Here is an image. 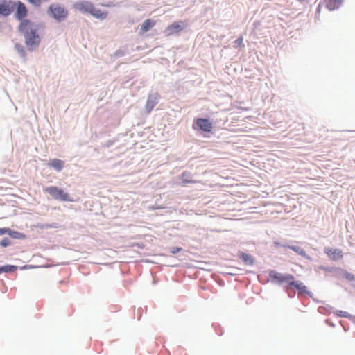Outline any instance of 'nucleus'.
I'll return each mask as SVG.
<instances>
[{
	"mask_svg": "<svg viewBox=\"0 0 355 355\" xmlns=\"http://www.w3.org/2000/svg\"><path fill=\"white\" fill-rule=\"evenodd\" d=\"M14 10V3L11 0L0 1V15L7 17Z\"/></svg>",
	"mask_w": 355,
	"mask_h": 355,
	"instance_id": "6",
	"label": "nucleus"
},
{
	"mask_svg": "<svg viewBox=\"0 0 355 355\" xmlns=\"http://www.w3.org/2000/svg\"><path fill=\"white\" fill-rule=\"evenodd\" d=\"M193 128H198L204 132H209L213 128L212 123L207 119L198 118L197 119L193 125Z\"/></svg>",
	"mask_w": 355,
	"mask_h": 355,
	"instance_id": "5",
	"label": "nucleus"
},
{
	"mask_svg": "<svg viewBox=\"0 0 355 355\" xmlns=\"http://www.w3.org/2000/svg\"><path fill=\"white\" fill-rule=\"evenodd\" d=\"M28 2L35 7H40L42 5V0H27Z\"/></svg>",
	"mask_w": 355,
	"mask_h": 355,
	"instance_id": "21",
	"label": "nucleus"
},
{
	"mask_svg": "<svg viewBox=\"0 0 355 355\" xmlns=\"http://www.w3.org/2000/svg\"><path fill=\"white\" fill-rule=\"evenodd\" d=\"M159 101V95H152L148 96L147 102H146V110L148 112H150L153 107L158 103Z\"/></svg>",
	"mask_w": 355,
	"mask_h": 355,
	"instance_id": "11",
	"label": "nucleus"
},
{
	"mask_svg": "<svg viewBox=\"0 0 355 355\" xmlns=\"http://www.w3.org/2000/svg\"><path fill=\"white\" fill-rule=\"evenodd\" d=\"M8 235L14 239H22L24 238V235L20 232H15L10 229V232Z\"/></svg>",
	"mask_w": 355,
	"mask_h": 355,
	"instance_id": "20",
	"label": "nucleus"
},
{
	"mask_svg": "<svg viewBox=\"0 0 355 355\" xmlns=\"http://www.w3.org/2000/svg\"><path fill=\"white\" fill-rule=\"evenodd\" d=\"M93 5L89 1H78L73 5V7L81 12L90 13Z\"/></svg>",
	"mask_w": 355,
	"mask_h": 355,
	"instance_id": "9",
	"label": "nucleus"
},
{
	"mask_svg": "<svg viewBox=\"0 0 355 355\" xmlns=\"http://www.w3.org/2000/svg\"><path fill=\"white\" fill-rule=\"evenodd\" d=\"M11 243L10 240L8 238H4L1 240L0 245L2 247H7Z\"/></svg>",
	"mask_w": 355,
	"mask_h": 355,
	"instance_id": "22",
	"label": "nucleus"
},
{
	"mask_svg": "<svg viewBox=\"0 0 355 355\" xmlns=\"http://www.w3.org/2000/svg\"><path fill=\"white\" fill-rule=\"evenodd\" d=\"M14 8H16L15 17L20 21L18 26V31L24 34L26 46L33 50L37 46L40 42V37L37 33V26L33 21L25 19L28 15L26 6L21 1L13 2Z\"/></svg>",
	"mask_w": 355,
	"mask_h": 355,
	"instance_id": "1",
	"label": "nucleus"
},
{
	"mask_svg": "<svg viewBox=\"0 0 355 355\" xmlns=\"http://www.w3.org/2000/svg\"><path fill=\"white\" fill-rule=\"evenodd\" d=\"M17 270V267L16 266L12 265H6L3 266H0V273L1 272H11Z\"/></svg>",
	"mask_w": 355,
	"mask_h": 355,
	"instance_id": "18",
	"label": "nucleus"
},
{
	"mask_svg": "<svg viewBox=\"0 0 355 355\" xmlns=\"http://www.w3.org/2000/svg\"><path fill=\"white\" fill-rule=\"evenodd\" d=\"M289 248H291V250L295 251L299 254L303 255L304 254V250H302V248H300L299 247L290 246Z\"/></svg>",
	"mask_w": 355,
	"mask_h": 355,
	"instance_id": "23",
	"label": "nucleus"
},
{
	"mask_svg": "<svg viewBox=\"0 0 355 355\" xmlns=\"http://www.w3.org/2000/svg\"><path fill=\"white\" fill-rule=\"evenodd\" d=\"M289 286L294 287L299 291V295L301 293H309L307 288L303 284L302 282L295 281L294 279L289 282Z\"/></svg>",
	"mask_w": 355,
	"mask_h": 355,
	"instance_id": "10",
	"label": "nucleus"
},
{
	"mask_svg": "<svg viewBox=\"0 0 355 355\" xmlns=\"http://www.w3.org/2000/svg\"><path fill=\"white\" fill-rule=\"evenodd\" d=\"M239 257L247 265H252L254 263L252 257L248 254L239 252Z\"/></svg>",
	"mask_w": 355,
	"mask_h": 355,
	"instance_id": "16",
	"label": "nucleus"
},
{
	"mask_svg": "<svg viewBox=\"0 0 355 355\" xmlns=\"http://www.w3.org/2000/svg\"><path fill=\"white\" fill-rule=\"evenodd\" d=\"M270 277L271 279L276 283L283 284L287 282L289 284V282L294 279V276L291 274L284 275L275 271H271L270 272Z\"/></svg>",
	"mask_w": 355,
	"mask_h": 355,
	"instance_id": "4",
	"label": "nucleus"
},
{
	"mask_svg": "<svg viewBox=\"0 0 355 355\" xmlns=\"http://www.w3.org/2000/svg\"><path fill=\"white\" fill-rule=\"evenodd\" d=\"M156 24L155 21L150 19H146L141 25V32L142 33L148 31L150 28L154 27Z\"/></svg>",
	"mask_w": 355,
	"mask_h": 355,
	"instance_id": "13",
	"label": "nucleus"
},
{
	"mask_svg": "<svg viewBox=\"0 0 355 355\" xmlns=\"http://www.w3.org/2000/svg\"><path fill=\"white\" fill-rule=\"evenodd\" d=\"M181 250H182V248L175 247V248H173L171 252L173 254H175Z\"/></svg>",
	"mask_w": 355,
	"mask_h": 355,
	"instance_id": "26",
	"label": "nucleus"
},
{
	"mask_svg": "<svg viewBox=\"0 0 355 355\" xmlns=\"http://www.w3.org/2000/svg\"><path fill=\"white\" fill-rule=\"evenodd\" d=\"M342 277L348 281L355 280V275L346 270H343Z\"/></svg>",
	"mask_w": 355,
	"mask_h": 355,
	"instance_id": "19",
	"label": "nucleus"
},
{
	"mask_svg": "<svg viewBox=\"0 0 355 355\" xmlns=\"http://www.w3.org/2000/svg\"><path fill=\"white\" fill-rule=\"evenodd\" d=\"M47 13L59 21L65 19L68 15L67 10L58 3L51 4L48 8Z\"/></svg>",
	"mask_w": 355,
	"mask_h": 355,
	"instance_id": "2",
	"label": "nucleus"
},
{
	"mask_svg": "<svg viewBox=\"0 0 355 355\" xmlns=\"http://www.w3.org/2000/svg\"><path fill=\"white\" fill-rule=\"evenodd\" d=\"M234 46L235 47H240L243 46V37H239L237 40L234 42Z\"/></svg>",
	"mask_w": 355,
	"mask_h": 355,
	"instance_id": "24",
	"label": "nucleus"
},
{
	"mask_svg": "<svg viewBox=\"0 0 355 355\" xmlns=\"http://www.w3.org/2000/svg\"><path fill=\"white\" fill-rule=\"evenodd\" d=\"M182 180L184 184L196 183L197 181L192 179L191 175L189 172H184L182 174Z\"/></svg>",
	"mask_w": 355,
	"mask_h": 355,
	"instance_id": "17",
	"label": "nucleus"
},
{
	"mask_svg": "<svg viewBox=\"0 0 355 355\" xmlns=\"http://www.w3.org/2000/svg\"><path fill=\"white\" fill-rule=\"evenodd\" d=\"M10 232V228L3 227L0 228V236L3 234H8Z\"/></svg>",
	"mask_w": 355,
	"mask_h": 355,
	"instance_id": "25",
	"label": "nucleus"
},
{
	"mask_svg": "<svg viewBox=\"0 0 355 355\" xmlns=\"http://www.w3.org/2000/svg\"><path fill=\"white\" fill-rule=\"evenodd\" d=\"M89 14H91L93 17L100 19H105L107 16V12L101 11L100 9L95 8L94 5Z\"/></svg>",
	"mask_w": 355,
	"mask_h": 355,
	"instance_id": "15",
	"label": "nucleus"
},
{
	"mask_svg": "<svg viewBox=\"0 0 355 355\" xmlns=\"http://www.w3.org/2000/svg\"><path fill=\"white\" fill-rule=\"evenodd\" d=\"M324 252L329 259L334 261L341 260L343 257V251L340 249H333L328 247L324 248Z\"/></svg>",
	"mask_w": 355,
	"mask_h": 355,
	"instance_id": "7",
	"label": "nucleus"
},
{
	"mask_svg": "<svg viewBox=\"0 0 355 355\" xmlns=\"http://www.w3.org/2000/svg\"><path fill=\"white\" fill-rule=\"evenodd\" d=\"M322 269L325 270V271H331V269H330V268H324V267H322Z\"/></svg>",
	"mask_w": 355,
	"mask_h": 355,
	"instance_id": "27",
	"label": "nucleus"
},
{
	"mask_svg": "<svg viewBox=\"0 0 355 355\" xmlns=\"http://www.w3.org/2000/svg\"><path fill=\"white\" fill-rule=\"evenodd\" d=\"M44 191L55 200L64 202L72 201L69 193L55 186L48 187L45 188Z\"/></svg>",
	"mask_w": 355,
	"mask_h": 355,
	"instance_id": "3",
	"label": "nucleus"
},
{
	"mask_svg": "<svg viewBox=\"0 0 355 355\" xmlns=\"http://www.w3.org/2000/svg\"><path fill=\"white\" fill-rule=\"evenodd\" d=\"M48 165L56 171H60L64 166V162L59 159H53L50 160Z\"/></svg>",
	"mask_w": 355,
	"mask_h": 355,
	"instance_id": "14",
	"label": "nucleus"
},
{
	"mask_svg": "<svg viewBox=\"0 0 355 355\" xmlns=\"http://www.w3.org/2000/svg\"><path fill=\"white\" fill-rule=\"evenodd\" d=\"M184 24L183 21L174 22L167 26L165 32L167 35H171L180 33L184 29Z\"/></svg>",
	"mask_w": 355,
	"mask_h": 355,
	"instance_id": "8",
	"label": "nucleus"
},
{
	"mask_svg": "<svg viewBox=\"0 0 355 355\" xmlns=\"http://www.w3.org/2000/svg\"><path fill=\"white\" fill-rule=\"evenodd\" d=\"M19 51H21L23 53V54H24V51L22 46H20V49L19 48Z\"/></svg>",
	"mask_w": 355,
	"mask_h": 355,
	"instance_id": "28",
	"label": "nucleus"
},
{
	"mask_svg": "<svg viewBox=\"0 0 355 355\" xmlns=\"http://www.w3.org/2000/svg\"><path fill=\"white\" fill-rule=\"evenodd\" d=\"M343 0H324L325 6L329 10H334L340 8Z\"/></svg>",
	"mask_w": 355,
	"mask_h": 355,
	"instance_id": "12",
	"label": "nucleus"
}]
</instances>
